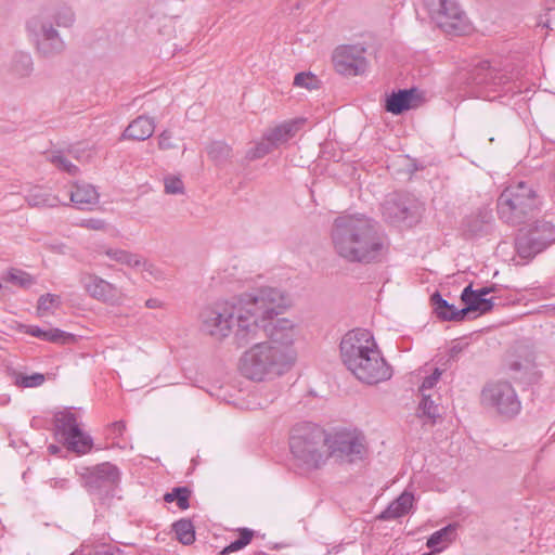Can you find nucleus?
<instances>
[{
	"mask_svg": "<svg viewBox=\"0 0 555 555\" xmlns=\"http://www.w3.org/2000/svg\"><path fill=\"white\" fill-rule=\"evenodd\" d=\"M26 201L33 207H56L61 204L56 195H52L41 186L31 188L26 195Z\"/></svg>",
	"mask_w": 555,
	"mask_h": 555,
	"instance_id": "nucleus-28",
	"label": "nucleus"
},
{
	"mask_svg": "<svg viewBox=\"0 0 555 555\" xmlns=\"http://www.w3.org/2000/svg\"><path fill=\"white\" fill-rule=\"evenodd\" d=\"M254 537V531L248 528L240 529V538L225 546L221 554H230L248 545Z\"/></svg>",
	"mask_w": 555,
	"mask_h": 555,
	"instance_id": "nucleus-39",
	"label": "nucleus"
},
{
	"mask_svg": "<svg viewBox=\"0 0 555 555\" xmlns=\"http://www.w3.org/2000/svg\"><path fill=\"white\" fill-rule=\"evenodd\" d=\"M491 220L492 216L489 211H479L466 219L465 227L473 235H479L487 231Z\"/></svg>",
	"mask_w": 555,
	"mask_h": 555,
	"instance_id": "nucleus-32",
	"label": "nucleus"
},
{
	"mask_svg": "<svg viewBox=\"0 0 555 555\" xmlns=\"http://www.w3.org/2000/svg\"><path fill=\"white\" fill-rule=\"evenodd\" d=\"M423 555H430V554H423Z\"/></svg>",
	"mask_w": 555,
	"mask_h": 555,
	"instance_id": "nucleus-57",
	"label": "nucleus"
},
{
	"mask_svg": "<svg viewBox=\"0 0 555 555\" xmlns=\"http://www.w3.org/2000/svg\"><path fill=\"white\" fill-rule=\"evenodd\" d=\"M331 242L335 254L349 263L378 262L387 250L377 222L362 214L337 217L331 229Z\"/></svg>",
	"mask_w": 555,
	"mask_h": 555,
	"instance_id": "nucleus-1",
	"label": "nucleus"
},
{
	"mask_svg": "<svg viewBox=\"0 0 555 555\" xmlns=\"http://www.w3.org/2000/svg\"><path fill=\"white\" fill-rule=\"evenodd\" d=\"M413 494L404 491L398 499L392 501L388 507L377 516V518L379 520H393L402 517L409 513L413 505Z\"/></svg>",
	"mask_w": 555,
	"mask_h": 555,
	"instance_id": "nucleus-25",
	"label": "nucleus"
},
{
	"mask_svg": "<svg viewBox=\"0 0 555 555\" xmlns=\"http://www.w3.org/2000/svg\"><path fill=\"white\" fill-rule=\"evenodd\" d=\"M482 95L486 96V98H490L489 93H486V94H482Z\"/></svg>",
	"mask_w": 555,
	"mask_h": 555,
	"instance_id": "nucleus-56",
	"label": "nucleus"
},
{
	"mask_svg": "<svg viewBox=\"0 0 555 555\" xmlns=\"http://www.w3.org/2000/svg\"><path fill=\"white\" fill-rule=\"evenodd\" d=\"M431 304L434 306L435 313L437 317L443 321H462L463 315L460 313V309L455 308L453 305H450L446 299H443L439 293H435L431 295Z\"/></svg>",
	"mask_w": 555,
	"mask_h": 555,
	"instance_id": "nucleus-29",
	"label": "nucleus"
},
{
	"mask_svg": "<svg viewBox=\"0 0 555 555\" xmlns=\"http://www.w3.org/2000/svg\"><path fill=\"white\" fill-rule=\"evenodd\" d=\"M455 535V526L448 525L447 527L434 532L427 540V547L435 552L442 551Z\"/></svg>",
	"mask_w": 555,
	"mask_h": 555,
	"instance_id": "nucleus-30",
	"label": "nucleus"
},
{
	"mask_svg": "<svg viewBox=\"0 0 555 555\" xmlns=\"http://www.w3.org/2000/svg\"><path fill=\"white\" fill-rule=\"evenodd\" d=\"M78 225L94 231H105L107 229L106 222L98 218L82 219Z\"/></svg>",
	"mask_w": 555,
	"mask_h": 555,
	"instance_id": "nucleus-47",
	"label": "nucleus"
},
{
	"mask_svg": "<svg viewBox=\"0 0 555 555\" xmlns=\"http://www.w3.org/2000/svg\"><path fill=\"white\" fill-rule=\"evenodd\" d=\"M261 331L268 337L267 343L273 346L279 352L287 356V361L294 365L297 360L295 343L300 338L299 326L292 320L282 318L274 322L262 324Z\"/></svg>",
	"mask_w": 555,
	"mask_h": 555,
	"instance_id": "nucleus-10",
	"label": "nucleus"
},
{
	"mask_svg": "<svg viewBox=\"0 0 555 555\" xmlns=\"http://www.w3.org/2000/svg\"><path fill=\"white\" fill-rule=\"evenodd\" d=\"M319 79L311 73H299L294 78L296 87L305 88L307 90H314L319 88Z\"/></svg>",
	"mask_w": 555,
	"mask_h": 555,
	"instance_id": "nucleus-42",
	"label": "nucleus"
},
{
	"mask_svg": "<svg viewBox=\"0 0 555 555\" xmlns=\"http://www.w3.org/2000/svg\"><path fill=\"white\" fill-rule=\"evenodd\" d=\"M461 351V348H457L456 346L452 347L451 349V357H454Z\"/></svg>",
	"mask_w": 555,
	"mask_h": 555,
	"instance_id": "nucleus-55",
	"label": "nucleus"
},
{
	"mask_svg": "<svg viewBox=\"0 0 555 555\" xmlns=\"http://www.w3.org/2000/svg\"><path fill=\"white\" fill-rule=\"evenodd\" d=\"M44 380V376L42 374H33L28 376H23L21 378V385L23 387H37L41 385Z\"/></svg>",
	"mask_w": 555,
	"mask_h": 555,
	"instance_id": "nucleus-48",
	"label": "nucleus"
},
{
	"mask_svg": "<svg viewBox=\"0 0 555 555\" xmlns=\"http://www.w3.org/2000/svg\"><path fill=\"white\" fill-rule=\"evenodd\" d=\"M9 73L16 79L29 77L34 72L33 57L28 52H16L11 57Z\"/></svg>",
	"mask_w": 555,
	"mask_h": 555,
	"instance_id": "nucleus-27",
	"label": "nucleus"
},
{
	"mask_svg": "<svg viewBox=\"0 0 555 555\" xmlns=\"http://www.w3.org/2000/svg\"><path fill=\"white\" fill-rule=\"evenodd\" d=\"M155 130V121L147 116H139L132 120L122 133L124 139L144 141L151 138Z\"/></svg>",
	"mask_w": 555,
	"mask_h": 555,
	"instance_id": "nucleus-23",
	"label": "nucleus"
},
{
	"mask_svg": "<svg viewBox=\"0 0 555 555\" xmlns=\"http://www.w3.org/2000/svg\"><path fill=\"white\" fill-rule=\"evenodd\" d=\"M412 215L411 208L398 195L388 198L383 205V216L391 223L411 224L409 219Z\"/></svg>",
	"mask_w": 555,
	"mask_h": 555,
	"instance_id": "nucleus-22",
	"label": "nucleus"
},
{
	"mask_svg": "<svg viewBox=\"0 0 555 555\" xmlns=\"http://www.w3.org/2000/svg\"><path fill=\"white\" fill-rule=\"evenodd\" d=\"M96 255H105L109 260L130 268L143 267L144 270L149 271L153 267L152 264H149L140 255L117 247L103 245L99 247Z\"/></svg>",
	"mask_w": 555,
	"mask_h": 555,
	"instance_id": "nucleus-20",
	"label": "nucleus"
},
{
	"mask_svg": "<svg viewBox=\"0 0 555 555\" xmlns=\"http://www.w3.org/2000/svg\"><path fill=\"white\" fill-rule=\"evenodd\" d=\"M165 192L167 194H182L184 185L182 180L176 176H168L164 179Z\"/></svg>",
	"mask_w": 555,
	"mask_h": 555,
	"instance_id": "nucleus-45",
	"label": "nucleus"
},
{
	"mask_svg": "<svg viewBox=\"0 0 555 555\" xmlns=\"http://www.w3.org/2000/svg\"><path fill=\"white\" fill-rule=\"evenodd\" d=\"M61 304L57 295L46 294L39 297L37 310L40 315H46L52 312L53 309L57 308Z\"/></svg>",
	"mask_w": 555,
	"mask_h": 555,
	"instance_id": "nucleus-40",
	"label": "nucleus"
},
{
	"mask_svg": "<svg viewBox=\"0 0 555 555\" xmlns=\"http://www.w3.org/2000/svg\"><path fill=\"white\" fill-rule=\"evenodd\" d=\"M365 49L360 46H341L333 54L335 69L345 76L363 74L367 67Z\"/></svg>",
	"mask_w": 555,
	"mask_h": 555,
	"instance_id": "nucleus-17",
	"label": "nucleus"
},
{
	"mask_svg": "<svg viewBox=\"0 0 555 555\" xmlns=\"http://www.w3.org/2000/svg\"><path fill=\"white\" fill-rule=\"evenodd\" d=\"M70 202L78 209H89L99 201V194L94 186L87 183H75L69 193Z\"/></svg>",
	"mask_w": 555,
	"mask_h": 555,
	"instance_id": "nucleus-24",
	"label": "nucleus"
},
{
	"mask_svg": "<svg viewBox=\"0 0 555 555\" xmlns=\"http://www.w3.org/2000/svg\"><path fill=\"white\" fill-rule=\"evenodd\" d=\"M301 120H289L285 121L266 132V138L269 140L274 147L286 143L292 139L299 129Z\"/></svg>",
	"mask_w": 555,
	"mask_h": 555,
	"instance_id": "nucleus-26",
	"label": "nucleus"
},
{
	"mask_svg": "<svg viewBox=\"0 0 555 555\" xmlns=\"http://www.w3.org/2000/svg\"><path fill=\"white\" fill-rule=\"evenodd\" d=\"M328 435L318 425L296 424L289 435V449L296 462L307 469H319L328 460Z\"/></svg>",
	"mask_w": 555,
	"mask_h": 555,
	"instance_id": "nucleus-4",
	"label": "nucleus"
},
{
	"mask_svg": "<svg viewBox=\"0 0 555 555\" xmlns=\"http://www.w3.org/2000/svg\"><path fill=\"white\" fill-rule=\"evenodd\" d=\"M126 429V424L125 422L122 421H117V422H114L112 425H111V430L114 435L116 436H120L122 435V433L125 431Z\"/></svg>",
	"mask_w": 555,
	"mask_h": 555,
	"instance_id": "nucleus-50",
	"label": "nucleus"
},
{
	"mask_svg": "<svg viewBox=\"0 0 555 555\" xmlns=\"http://www.w3.org/2000/svg\"><path fill=\"white\" fill-rule=\"evenodd\" d=\"M49 451L52 453V454H55L57 453L59 451V447L54 446V444H51L49 446Z\"/></svg>",
	"mask_w": 555,
	"mask_h": 555,
	"instance_id": "nucleus-54",
	"label": "nucleus"
},
{
	"mask_svg": "<svg viewBox=\"0 0 555 555\" xmlns=\"http://www.w3.org/2000/svg\"><path fill=\"white\" fill-rule=\"evenodd\" d=\"M163 301H160L159 299L157 298H150L145 301V306L149 308V309H158V308H162L163 307Z\"/></svg>",
	"mask_w": 555,
	"mask_h": 555,
	"instance_id": "nucleus-51",
	"label": "nucleus"
},
{
	"mask_svg": "<svg viewBox=\"0 0 555 555\" xmlns=\"http://www.w3.org/2000/svg\"><path fill=\"white\" fill-rule=\"evenodd\" d=\"M441 375L442 371L440 369H435L430 375L426 376L418 387L420 396L431 395L430 391L435 388Z\"/></svg>",
	"mask_w": 555,
	"mask_h": 555,
	"instance_id": "nucleus-43",
	"label": "nucleus"
},
{
	"mask_svg": "<svg viewBox=\"0 0 555 555\" xmlns=\"http://www.w3.org/2000/svg\"><path fill=\"white\" fill-rule=\"evenodd\" d=\"M207 153L214 162L223 163L231 157L232 150L227 143L217 141L207 147Z\"/></svg>",
	"mask_w": 555,
	"mask_h": 555,
	"instance_id": "nucleus-35",
	"label": "nucleus"
},
{
	"mask_svg": "<svg viewBox=\"0 0 555 555\" xmlns=\"http://www.w3.org/2000/svg\"><path fill=\"white\" fill-rule=\"evenodd\" d=\"M431 397L433 395L421 396L418 411L423 416H426L431 422H435V420L439 416V406L435 403Z\"/></svg>",
	"mask_w": 555,
	"mask_h": 555,
	"instance_id": "nucleus-37",
	"label": "nucleus"
},
{
	"mask_svg": "<svg viewBox=\"0 0 555 555\" xmlns=\"http://www.w3.org/2000/svg\"><path fill=\"white\" fill-rule=\"evenodd\" d=\"M466 80L469 85L485 87L495 92L500 87L507 85L509 78L505 73L492 68L488 61H480L467 72Z\"/></svg>",
	"mask_w": 555,
	"mask_h": 555,
	"instance_id": "nucleus-18",
	"label": "nucleus"
},
{
	"mask_svg": "<svg viewBox=\"0 0 555 555\" xmlns=\"http://www.w3.org/2000/svg\"><path fill=\"white\" fill-rule=\"evenodd\" d=\"M54 425L69 451L86 454L92 449L93 440L91 436L82 431L78 415L72 409L57 412L54 415Z\"/></svg>",
	"mask_w": 555,
	"mask_h": 555,
	"instance_id": "nucleus-11",
	"label": "nucleus"
},
{
	"mask_svg": "<svg viewBox=\"0 0 555 555\" xmlns=\"http://www.w3.org/2000/svg\"><path fill=\"white\" fill-rule=\"evenodd\" d=\"M511 370L513 371H520L521 370V364L519 362H514L511 364Z\"/></svg>",
	"mask_w": 555,
	"mask_h": 555,
	"instance_id": "nucleus-53",
	"label": "nucleus"
},
{
	"mask_svg": "<svg viewBox=\"0 0 555 555\" xmlns=\"http://www.w3.org/2000/svg\"><path fill=\"white\" fill-rule=\"evenodd\" d=\"M82 486L90 493L101 494L114 489L120 481V472L116 465L104 462L86 467L80 473Z\"/></svg>",
	"mask_w": 555,
	"mask_h": 555,
	"instance_id": "nucleus-15",
	"label": "nucleus"
},
{
	"mask_svg": "<svg viewBox=\"0 0 555 555\" xmlns=\"http://www.w3.org/2000/svg\"><path fill=\"white\" fill-rule=\"evenodd\" d=\"M273 149H275V147L269 140H267L266 134H264L262 141L258 142L254 147H251L247 151L246 157L249 160H255V159L266 156Z\"/></svg>",
	"mask_w": 555,
	"mask_h": 555,
	"instance_id": "nucleus-41",
	"label": "nucleus"
},
{
	"mask_svg": "<svg viewBox=\"0 0 555 555\" xmlns=\"http://www.w3.org/2000/svg\"><path fill=\"white\" fill-rule=\"evenodd\" d=\"M79 282L83 291L98 301L119 306L125 300V294L119 287L94 273H81Z\"/></svg>",
	"mask_w": 555,
	"mask_h": 555,
	"instance_id": "nucleus-16",
	"label": "nucleus"
},
{
	"mask_svg": "<svg viewBox=\"0 0 555 555\" xmlns=\"http://www.w3.org/2000/svg\"><path fill=\"white\" fill-rule=\"evenodd\" d=\"M555 242V225L540 220L528 230L521 229L516 238L517 253L521 258H531Z\"/></svg>",
	"mask_w": 555,
	"mask_h": 555,
	"instance_id": "nucleus-13",
	"label": "nucleus"
},
{
	"mask_svg": "<svg viewBox=\"0 0 555 555\" xmlns=\"http://www.w3.org/2000/svg\"><path fill=\"white\" fill-rule=\"evenodd\" d=\"M328 457L345 463L361 461L367 454L365 437L358 431H338L328 436Z\"/></svg>",
	"mask_w": 555,
	"mask_h": 555,
	"instance_id": "nucleus-12",
	"label": "nucleus"
},
{
	"mask_svg": "<svg viewBox=\"0 0 555 555\" xmlns=\"http://www.w3.org/2000/svg\"><path fill=\"white\" fill-rule=\"evenodd\" d=\"M481 401L486 406L505 416H514L520 411V401L508 382L499 380L486 385L481 392Z\"/></svg>",
	"mask_w": 555,
	"mask_h": 555,
	"instance_id": "nucleus-14",
	"label": "nucleus"
},
{
	"mask_svg": "<svg viewBox=\"0 0 555 555\" xmlns=\"http://www.w3.org/2000/svg\"><path fill=\"white\" fill-rule=\"evenodd\" d=\"M27 334L51 343L65 341L69 335L59 328L42 330L39 326L28 325L25 331Z\"/></svg>",
	"mask_w": 555,
	"mask_h": 555,
	"instance_id": "nucleus-31",
	"label": "nucleus"
},
{
	"mask_svg": "<svg viewBox=\"0 0 555 555\" xmlns=\"http://www.w3.org/2000/svg\"><path fill=\"white\" fill-rule=\"evenodd\" d=\"M173 530L177 539L184 545L192 544L195 540L194 527L191 520L181 519L173 524Z\"/></svg>",
	"mask_w": 555,
	"mask_h": 555,
	"instance_id": "nucleus-33",
	"label": "nucleus"
},
{
	"mask_svg": "<svg viewBox=\"0 0 555 555\" xmlns=\"http://www.w3.org/2000/svg\"><path fill=\"white\" fill-rule=\"evenodd\" d=\"M534 190L526 182H517L505 188L498 199V214L509 224H519L526 216L538 208Z\"/></svg>",
	"mask_w": 555,
	"mask_h": 555,
	"instance_id": "nucleus-7",
	"label": "nucleus"
},
{
	"mask_svg": "<svg viewBox=\"0 0 555 555\" xmlns=\"http://www.w3.org/2000/svg\"><path fill=\"white\" fill-rule=\"evenodd\" d=\"M158 149L162 151L178 149V144L171 130L166 129L160 132L158 135Z\"/></svg>",
	"mask_w": 555,
	"mask_h": 555,
	"instance_id": "nucleus-46",
	"label": "nucleus"
},
{
	"mask_svg": "<svg viewBox=\"0 0 555 555\" xmlns=\"http://www.w3.org/2000/svg\"><path fill=\"white\" fill-rule=\"evenodd\" d=\"M492 291V287H481L480 289L475 291V293L480 297H487Z\"/></svg>",
	"mask_w": 555,
	"mask_h": 555,
	"instance_id": "nucleus-52",
	"label": "nucleus"
},
{
	"mask_svg": "<svg viewBox=\"0 0 555 555\" xmlns=\"http://www.w3.org/2000/svg\"><path fill=\"white\" fill-rule=\"evenodd\" d=\"M26 30L39 56L52 59L65 51L66 43L49 16H31L26 23Z\"/></svg>",
	"mask_w": 555,
	"mask_h": 555,
	"instance_id": "nucleus-8",
	"label": "nucleus"
},
{
	"mask_svg": "<svg viewBox=\"0 0 555 555\" xmlns=\"http://www.w3.org/2000/svg\"><path fill=\"white\" fill-rule=\"evenodd\" d=\"M421 102V93L417 89H403L392 92L386 100V111L399 115L404 111L416 107Z\"/></svg>",
	"mask_w": 555,
	"mask_h": 555,
	"instance_id": "nucleus-19",
	"label": "nucleus"
},
{
	"mask_svg": "<svg viewBox=\"0 0 555 555\" xmlns=\"http://www.w3.org/2000/svg\"><path fill=\"white\" fill-rule=\"evenodd\" d=\"M287 356L267 341L254 344L240 358L241 374L255 382L271 380L292 369Z\"/></svg>",
	"mask_w": 555,
	"mask_h": 555,
	"instance_id": "nucleus-5",
	"label": "nucleus"
},
{
	"mask_svg": "<svg viewBox=\"0 0 555 555\" xmlns=\"http://www.w3.org/2000/svg\"><path fill=\"white\" fill-rule=\"evenodd\" d=\"M191 491L185 487H178L175 488L171 492L166 493L164 496V500L166 502H177V505L181 509H186L189 507V498H190Z\"/></svg>",
	"mask_w": 555,
	"mask_h": 555,
	"instance_id": "nucleus-38",
	"label": "nucleus"
},
{
	"mask_svg": "<svg viewBox=\"0 0 555 555\" xmlns=\"http://www.w3.org/2000/svg\"><path fill=\"white\" fill-rule=\"evenodd\" d=\"M89 555H125L124 552L111 545H102L94 548Z\"/></svg>",
	"mask_w": 555,
	"mask_h": 555,
	"instance_id": "nucleus-49",
	"label": "nucleus"
},
{
	"mask_svg": "<svg viewBox=\"0 0 555 555\" xmlns=\"http://www.w3.org/2000/svg\"><path fill=\"white\" fill-rule=\"evenodd\" d=\"M422 8L447 34L462 35L470 28L468 17L457 0H423Z\"/></svg>",
	"mask_w": 555,
	"mask_h": 555,
	"instance_id": "nucleus-9",
	"label": "nucleus"
},
{
	"mask_svg": "<svg viewBox=\"0 0 555 555\" xmlns=\"http://www.w3.org/2000/svg\"><path fill=\"white\" fill-rule=\"evenodd\" d=\"M339 348L343 363L360 382L376 385L391 377L392 370L369 331L348 332Z\"/></svg>",
	"mask_w": 555,
	"mask_h": 555,
	"instance_id": "nucleus-2",
	"label": "nucleus"
},
{
	"mask_svg": "<svg viewBox=\"0 0 555 555\" xmlns=\"http://www.w3.org/2000/svg\"><path fill=\"white\" fill-rule=\"evenodd\" d=\"M52 18L56 26L64 28L72 27L76 21L73 9L67 5L57 7L52 14Z\"/></svg>",
	"mask_w": 555,
	"mask_h": 555,
	"instance_id": "nucleus-34",
	"label": "nucleus"
},
{
	"mask_svg": "<svg viewBox=\"0 0 555 555\" xmlns=\"http://www.w3.org/2000/svg\"><path fill=\"white\" fill-rule=\"evenodd\" d=\"M201 331L216 340L234 334L238 346H245L259 336V325L244 314L240 300L216 301L204 307L198 317Z\"/></svg>",
	"mask_w": 555,
	"mask_h": 555,
	"instance_id": "nucleus-3",
	"label": "nucleus"
},
{
	"mask_svg": "<svg viewBox=\"0 0 555 555\" xmlns=\"http://www.w3.org/2000/svg\"><path fill=\"white\" fill-rule=\"evenodd\" d=\"M238 300L244 314L259 325V333L262 324L269 323L274 315L283 313L289 306L288 298L281 289L269 286L244 294Z\"/></svg>",
	"mask_w": 555,
	"mask_h": 555,
	"instance_id": "nucleus-6",
	"label": "nucleus"
},
{
	"mask_svg": "<svg viewBox=\"0 0 555 555\" xmlns=\"http://www.w3.org/2000/svg\"><path fill=\"white\" fill-rule=\"evenodd\" d=\"M51 163L59 169L75 176L78 172L77 166L72 164L64 155L55 154L51 157Z\"/></svg>",
	"mask_w": 555,
	"mask_h": 555,
	"instance_id": "nucleus-44",
	"label": "nucleus"
},
{
	"mask_svg": "<svg viewBox=\"0 0 555 555\" xmlns=\"http://www.w3.org/2000/svg\"><path fill=\"white\" fill-rule=\"evenodd\" d=\"M5 281L22 288H29L35 284V280L29 273L18 269H11L5 276Z\"/></svg>",
	"mask_w": 555,
	"mask_h": 555,
	"instance_id": "nucleus-36",
	"label": "nucleus"
},
{
	"mask_svg": "<svg viewBox=\"0 0 555 555\" xmlns=\"http://www.w3.org/2000/svg\"><path fill=\"white\" fill-rule=\"evenodd\" d=\"M461 299L465 305L464 308L460 309V313H462L463 319L473 312H477L478 314L487 313L494 307L493 298L478 296L472 285H468L463 289Z\"/></svg>",
	"mask_w": 555,
	"mask_h": 555,
	"instance_id": "nucleus-21",
	"label": "nucleus"
}]
</instances>
